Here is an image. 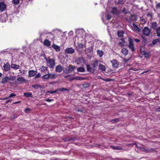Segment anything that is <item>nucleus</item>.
<instances>
[{"label": "nucleus", "instance_id": "nucleus-18", "mask_svg": "<svg viewBox=\"0 0 160 160\" xmlns=\"http://www.w3.org/2000/svg\"><path fill=\"white\" fill-rule=\"evenodd\" d=\"M93 37L92 35L89 34H86L85 35V39H89L91 40L93 39Z\"/></svg>", "mask_w": 160, "mask_h": 160}, {"label": "nucleus", "instance_id": "nucleus-19", "mask_svg": "<svg viewBox=\"0 0 160 160\" xmlns=\"http://www.w3.org/2000/svg\"><path fill=\"white\" fill-rule=\"evenodd\" d=\"M37 72L34 70H29L28 71V74L30 77H32L34 75H36Z\"/></svg>", "mask_w": 160, "mask_h": 160}, {"label": "nucleus", "instance_id": "nucleus-15", "mask_svg": "<svg viewBox=\"0 0 160 160\" xmlns=\"http://www.w3.org/2000/svg\"><path fill=\"white\" fill-rule=\"evenodd\" d=\"M140 50L141 51V54L142 55H144L146 58H148L150 56V53L149 52H145L142 50V48L140 47Z\"/></svg>", "mask_w": 160, "mask_h": 160}, {"label": "nucleus", "instance_id": "nucleus-60", "mask_svg": "<svg viewBox=\"0 0 160 160\" xmlns=\"http://www.w3.org/2000/svg\"><path fill=\"white\" fill-rule=\"evenodd\" d=\"M118 121V119H115L112 120V122H117Z\"/></svg>", "mask_w": 160, "mask_h": 160}, {"label": "nucleus", "instance_id": "nucleus-17", "mask_svg": "<svg viewBox=\"0 0 160 160\" xmlns=\"http://www.w3.org/2000/svg\"><path fill=\"white\" fill-rule=\"evenodd\" d=\"M17 80L19 83H23L24 82H25L26 80L24 78L22 77H20L17 78Z\"/></svg>", "mask_w": 160, "mask_h": 160}, {"label": "nucleus", "instance_id": "nucleus-24", "mask_svg": "<svg viewBox=\"0 0 160 160\" xmlns=\"http://www.w3.org/2000/svg\"><path fill=\"white\" fill-rule=\"evenodd\" d=\"M52 47L57 52H58L60 51L59 47L55 44H53L52 45Z\"/></svg>", "mask_w": 160, "mask_h": 160}, {"label": "nucleus", "instance_id": "nucleus-11", "mask_svg": "<svg viewBox=\"0 0 160 160\" xmlns=\"http://www.w3.org/2000/svg\"><path fill=\"white\" fill-rule=\"evenodd\" d=\"M6 5L3 2H0V11L2 12L6 9Z\"/></svg>", "mask_w": 160, "mask_h": 160}, {"label": "nucleus", "instance_id": "nucleus-33", "mask_svg": "<svg viewBox=\"0 0 160 160\" xmlns=\"http://www.w3.org/2000/svg\"><path fill=\"white\" fill-rule=\"evenodd\" d=\"M73 32L72 31H71L69 32L68 33V37H67V39H71L72 38V36L73 35Z\"/></svg>", "mask_w": 160, "mask_h": 160}, {"label": "nucleus", "instance_id": "nucleus-48", "mask_svg": "<svg viewBox=\"0 0 160 160\" xmlns=\"http://www.w3.org/2000/svg\"><path fill=\"white\" fill-rule=\"evenodd\" d=\"M85 45L80 42H78V46L80 48H83L84 47Z\"/></svg>", "mask_w": 160, "mask_h": 160}, {"label": "nucleus", "instance_id": "nucleus-59", "mask_svg": "<svg viewBox=\"0 0 160 160\" xmlns=\"http://www.w3.org/2000/svg\"><path fill=\"white\" fill-rule=\"evenodd\" d=\"M40 77H41V75L40 74V73H39L37 74V75H36L35 77V78H39Z\"/></svg>", "mask_w": 160, "mask_h": 160}, {"label": "nucleus", "instance_id": "nucleus-50", "mask_svg": "<svg viewBox=\"0 0 160 160\" xmlns=\"http://www.w3.org/2000/svg\"><path fill=\"white\" fill-rule=\"evenodd\" d=\"M74 110L79 112H82L83 111L82 109H79L78 108H74L73 109Z\"/></svg>", "mask_w": 160, "mask_h": 160}, {"label": "nucleus", "instance_id": "nucleus-44", "mask_svg": "<svg viewBox=\"0 0 160 160\" xmlns=\"http://www.w3.org/2000/svg\"><path fill=\"white\" fill-rule=\"evenodd\" d=\"M141 21L142 22L145 24L146 23L147 19L146 18H143L142 17H141L140 18Z\"/></svg>", "mask_w": 160, "mask_h": 160}, {"label": "nucleus", "instance_id": "nucleus-43", "mask_svg": "<svg viewBox=\"0 0 160 160\" xmlns=\"http://www.w3.org/2000/svg\"><path fill=\"white\" fill-rule=\"evenodd\" d=\"M57 90L60 91H69V89L63 88L57 89Z\"/></svg>", "mask_w": 160, "mask_h": 160}, {"label": "nucleus", "instance_id": "nucleus-29", "mask_svg": "<svg viewBox=\"0 0 160 160\" xmlns=\"http://www.w3.org/2000/svg\"><path fill=\"white\" fill-rule=\"evenodd\" d=\"M98 60L96 59L93 61L92 63L93 67L95 68H96L98 65Z\"/></svg>", "mask_w": 160, "mask_h": 160}, {"label": "nucleus", "instance_id": "nucleus-58", "mask_svg": "<svg viewBox=\"0 0 160 160\" xmlns=\"http://www.w3.org/2000/svg\"><path fill=\"white\" fill-rule=\"evenodd\" d=\"M34 88H36V87L38 88L40 87V86L38 84H35L32 86Z\"/></svg>", "mask_w": 160, "mask_h": 160}, {"label": "nucleus", "instance_id": "nucleus-22", "mask_svg": "<svg viewBox=\"0 0 160 160\" xmlns=\"http://www.w3.org/2000/svg\"><path fill=\"white\" fill-rule=\"evenodd\" d=\"M4 70L6 71H8L10 69V65L8 62H7L3 66Z\"/></svg>", "mask_w": 160, "mask_h": 160}, {"label": "nucleus", "instance_id": "nucleus-54", "mask_svg": "<svg viewBox=\"0 0 160 160\" xmlns=\"http://www.w3.org/2000/svg\"><path fill=\"white\" fill-rule=\"evenodd\" d=\"M124 2V0H118V4H121L123 3Z\"/></svg>", "mask_w": 160, "mask_h": 160}, {"label": "nucleus", "instance_id": "nucleus-45", "mask_svg": "<svg viewBox=\"0 0 160 160\" xmlns=\"http://www.w3.org/2000/svg\"><path fill=\"white\" fill-rule=\"evenodd\" d=\"M75 79L81 81L82 80H83L85 79H86V78H83L81 77H75Z\"/></svg>", "mask_w": 160, "mask_h": 160}, {"label": "nucleus", "instance_id": "nucleus-63", "mask_svg": "<svg viewBox=\"0 0 160 160\" xmlns=\"http://www.w3.org/2000/svg\"><path fill=\"white\" fill-rule=\"evenodd\" d=\"M52 100L50 99H46V101L47 102H50L51 101H52Z\"/></svg>", "mask_w": 160, "mask_h": 160}, {"label": "nucleus", "instance_id": "nucleus-41", "mask_svg": "<svg viewBox=\"0 0 160 160\" xmlns=\"http://www.w3.org/2000/svg\"><path fill=\"white\" fill-rule=\"evenodd\" d=\"M156 33L158 37H160V26L158 27L157 29Z\"/></svg>", "mask_w": 160, "mask_h": 160}, {"label": "nucleus", "instance_id": "nucleus-10", "mask_svg": "<svg viewBox=\"0 0 160 160\" xmlns=\"http://www.w3.org/2000/svg\"><path fill=\"white\" fill-rule=\"evenodd\" d=\"M65 52L68 54H72L74 53L75 50L72 48H68L65 49Z\"/></svg>", "mask_w": 160, "mask_h": 160}, {"label": "nucleus", "instance_id": "nucleus-16", "mask_svg": "<svg viewBox=\"0 0 160 160\" xmlns=\"http://www.w3.org/2000/svg\"><path fill=\"white\" fill-rule=\"evenodd\" d=\"M126 20L129 22L131 20L136 21L137 20V17L135 14H131L130 19L128 20L127 19H126Z\"/></svg>", "mask_w": 160, "mask_h": 160}, {"label": "nucleus", "instance_id": "nucleus-38", "mask_svg": "<svg viewBox=\"0 0 160 160\" xmlns=\"http://www.w3.org/2000/svg\"><path fill=\"white\" fill-rule=\"evenodd\" d=\"M43 44L46 46H49L50 45V42L49 41H44Z\"/></svg>", "mask_w": 160, "mask_h": 160}, {"label": "nucleus", "instance_id": "nucleus-4", "mask_svg": "<svg viewBox=\"0 0 160 160\" xmlns=\"http://www.w3.org/2000/svg\"><path fill=\"white\" fill-rule=\"evenodd\" d=\"M142 44L145 45L147 44L148 46H152L154 45H160V41H153L152 43H150L149 41H143Z\"/></svg>", "mask_w": 160, "mask_h": 160}, {"label": "nucleus", "instance_id": "nucleus-39", "mask_svg": "<svg viewBox=\"0 0 160 160\" xmlns=\"http://www.w3.org/2000/svg\"><path fill=\"white\" fill-rule=\"evenodd\" d=\"M77 71L80 72H84L85 71V69L83 68L80 67L78 68Z\"/></svg>", "mask_w": 160, "mask_h": 160}, {"label": "nucleus", "instance_id": "nucleus-26", "mask_svg": "<svg viewBox=\"0 0 160 160\" xmlns=\"http://www.w3.org/2000/svg\"><path fill=\"white\" fill-rule=\"evenodd\" d=\"M133 25L135 30L138 32H140L141 29L138 28V24H136L134 23H133Z\"/></svg>", "mask_w": 160, "mask_h": 160}, {"label": "nucleus", "instance_id": "nucleus-51", "mask_svg": "<svg viewBox=\"0 0 160 160\" xmlns=\"http://www.w3.org/2000/svg\"><path fill=\"white\" fill-rule=\"evenodd\" d=\"M106 17L107 19L108 20H109L112 17L111 16L109 13L108 14L106 15Z\"/></svg>", "mask_w": 160, "mask_h": 160}, {"label": "nucleus", "instance_id": "nucleus-56", "mask_svg": "<svg viewBox=\"0 0 160 160\" xmlns=\"http://www.w3.org/2000/svg\"><path fill=\"white\" fill-rule=\"evenodd\" d=\"M16 96V95L13 93H11L10 94L9 96L8 97L9 98L12 97Z\"/></svg>", "mask_w": 160, "mask_h": 160}, {"label": "nucleus", "instance_id": "nucleus-28", "mask_svg": "<svg viewBox=\"0 0 160 160\" xmlns=\"http://www.w3.org/2000/svg\"><path fill=\"white\" fill-rule=\"evenodd\" d=\"M23 95L26 97H32V94L31 92H27L23 93Z\"/></svg>", "mask_w": 160, "mask_h": 160}, {"label": "nucleus", "instance_id": "nucleus-31", "mask_svg": "<svg viewBox=\"0 0 160 160\" xmlns=\"http://www.w3.org/2000/svg\"><path fill=\"white\" fill-rule=\"evenodd\" d=\"M41 71L42 72H45L48 70V68L47 67L42 66L40 68Z\"/></svg>", "mask_w": 160, "mask_h": 160}, {"label": "nucleus", "instance_id": "nucleus-42", "mask_svg": "<svg viewBox=\"0 0 160 160\" xmlns=\"http://www.w3.org/2000/svg\"><path fill=\"white\" fill-rule=\"evenodd\" d=\"M153 13L152 12H150L147 13V16L148 17H149L150 20H151L152 18Z\"/></svg>", "mask_w": 160, "mask_h": 160}, {"label": "nucleus", "instance_id": "nucleus-37", "mask_svg": "<svg viewBox=\"0 0 160 160\" xmlns=\"http://www.w3.org/2000/svg\"><path fill=\"white\" fill-rule=\"evenodd\" d=\"M42 78L43 79H49V72H48V73L42 76Z\"/></svg>", "mask_w": 160, "mask_h": 160}, {"label": "nucleus", "instance_id": "nucleus-53", "mask_svg": "<svg viewBox=\"0 0 160 160\" xmlns=\"http://www.w3.org/2000/svg\"><path fill=\"white\" fill-rule=\"evenodd\" d=\"M16 79L15 76H12L9 78V80L11 81L14 80Z\"/></svg>", "mask_w": 160, "mask_h": 160}, {"label": "nucleus", "instance_id": "nucleus-34", "mask_svg": "<svg viewBox=\"0 0 160 160\" xmlns=\"http://www.w3.org/2000/svg\"><path fill=\"white\" fill-rule=\"evenodd\" d=\"M122 12L124 13L125 14L130 13V12L128 10H126V9L124 8H123L122 10Z\"/></svg>", "mask_w": 160, "mask_h": 160}, {"label": "nucleus", "instance_id": "nucleus-64", "mask_svg": "<svg viewBox=\"0 0 160 160\" xmlns=\"http://www.w3.org/2000/svg\"><path fill=\"white\" fill-rule=\"evenodd\" d=\"M156 111H160V108H156Z\"/></svg>", "mask_w": 160, "mask_h": 160}, {"label": "nucleus", "instance_id": "nucleus-62", "mask_svg": "<svg viewBox=\"0 0 160 160\" xmlns=\"http://www.w3.org/2000/svg\"><path fill=\"white\" fill-rule=\"evenodd\" d=\"M8 98H9V97H8L3 98H0V100H6Z\"/></svg>", "mask_w": 160, "mask_h": 160}, {"label": "nucleus", "instance_id": "nucleus-61", "mask_svg": "<svg viewBox=\"0 0 160 160\" xmlns=\"http://www.w3.org/2000/svg\"><path fill=\"white\" fill-rule=\"evenodd\" d=\"M17 116V115L16 114H14L11 117V118L12 119H14L16 118Z\"/></svg>", "mask_w": 160, "mask_h": 160}, {"label": "nucleus", "instance_id": "nucleus-23", "mask_svg": "<svg viewBox=\"0 0 160 160\" xmlns=\"http://www.w3.org/2000/svg\"><path fill=\"white\" fill-rule=\"evenodd\" d=\"M158 24L156 22H152L151 23V27L154 30H155L158 28Z\"/></svg>", "mask_w": 160, "mask_h": 160}, {"label": "nucleus", "instance_id": "nucleus-57", "mask_svg": "<svg viewBox=\"0 0 160 160\" xmlns=\"http://www.w3.org/2000/svg\"><path fill=\"white\" fill-rule=\"evenodd\" d=\"M156 7L157 9H160V3H157L156 5Z\"/></svg>", "mask_w": 160, "mask_h": 160}, {"label": "nucleus", "instance_id": "nucleus-9", "mask_svg": "<svg viewBox=\"0 0 160 160\" xmlns=\"http://www.w3.org/2000/svg\"><path fill=\"white\" fill-rule=\"evenodd\" d=\"M142 32L143 34L147 36H149V35L151 32L150 29L147 27H144L143 29Z\"/></svg>", "mask_w": 160, "mask_h": 160}, {"label": "nucleus", "instance_id": "nucleus-49", "mask_svg": "<svg viewBox=\"0 0 160 160\" xmlns=\"http://www.w3.org/2000/svg\"><path fill=\"white\" fill-rule=\"evenodd\" d=\"M12 3L15 5L18 4L19 2V0H12Z\"/></svg>", "mask_w": 160, "mask_h": 160}, {"label": "nucleus", "instance_id": "nucleus-6", "mask_svg": "<svg viewBox=\"0 0 160 160\" xmlns=\"http://www.w3.org/2000/svg\"><path fill=\"white\" fill-rule=\"evenodd\" d=\"M112 14L118 16L120 14V12L116 7H113L112 8V10L111 12Z\"/></svg>", "mask_w": 160, "mask_h": 160}, {"label": "nucleus", "instance_id": "nucleus-12", "mask_svg": "<svg viewBox=\"0 0 160 160\" xmlns=\"http://www.w3.org/2000/svg\"><path fill=\"white\" fill-rule=\"evenodd\" d=\"M124 34V32L122 30H119L117 32V35L119 37L122 38L120 39V40H124L125 38H123V34Z\"/></svg>", "mask_w": 160, "mask_h": 160}, {"label": "nucleus", "instance_id": "nucleus-1", "mask_svg": "<svg viewBox=\"0 0 160 160\" xmlns=\"http://www.w3.org/2000/svg\"><path fill=\"white\" fill-rule=\"evenodd\" d=\"M54 33L55 40L61 39L66 40L67 39V37L66 36L65 34L67 32H62L61 30L56 29L52 31Z\"/></svg>", "mask_w": 160, "mask_h": 160}, {"label": "nucleus", "instance_id": "nucleus-14", "mask_svg": "<svg viewBox=\"0 0 160 160\" xmlns=\"http://www.w3.org/2000/svg\"><path fill=\"white\" fill-rule=\"evenodd\" d=\"M128 47L131 49L132 52H134L135 50V48L132 41H130Z\"/></svg>", "mask_w": 160, "mask_h": 160}, {"label": "nucleus", "instance_id": "nucleus-52", "mask_svg": "<svg viewBox=\"0 0 160 160\" xmlns=\"http://www.w3.org/2000/svg\"><path fill=\"white\" fill-rule=\"evenodd\" d=\"M31 109H30V108H25V109H24V112H26V113H28L29 112L31 111Z\"/></svg>", "mask_w": 160, "mask_h": 160}, {"label": "nucleus", "instance_id": "nucleus-5", "mask_svg": "<svg viewBox=\"0 0 160 160\" xmlns=\"http://www.w3.org/2000/svg\"><path fill=\"white\" fill-rule=\"evenodd\" d=\"M47 62L48 65V66L50 68H53L55 65V61L52 58H49L48 59L45 58Z\"/></svg>", "mask_w": 160, "mask_h": 160}, {"label": "nucleus", "instance_id": "nucleus-46", "mask_svg": "<svg viewBox=\"0 0 160 160\" xmlns=\"http://www.w3.org/2000/svg\"><path fill=\"white\" fill-rule=\"evenodd\" d=\"M125 43V41H122V42H120L118 44V45L122 47L124 46Z\"/></svg>", "mask_w": 160, "mask_h": 160}, {"label": "nucleus", "instance_id": "nucleus-21", "mask_svg": "<svg viewBox=\"0 0 160 160\" xmlns=\"http://www.w3.org/2000/svg\"><path fill=\"white\" fill-rule=\"evenodd\" d=\"M121 52L124 55L126 56L128 54V51L127 49L125 48H123L122 49Z\"/></svg>", "mask_w": 160, "mask_h": 160}, {"label": "nucleus", "instance_id": "nucleus-36", "mask_svg": "<svg viewBox=\"0 0 160 160\" xmlns=\"http://www.w3.org/2000/svg\"><path fill=\"white\" fill-rule=\"evenodd\" d=\"M49 79H54L56 78V75L55 74H52L49 72Z\"/></svg>", "mask_w": 160, "mask_h": 160}, {"label": "nucleus", "instance_id": "nucleus-27", "mask_svg": "<svg viewBox=\"0 0 160 160\" xmlns=\"http://www.w3.org/2000/svg\"><path fill=\"white\" fill-rule=\"evenodd\" d=\"M111 147L113 149H115V150H123V149L121 148V147L120 146H111Z\"/></svg>", "mask_w": 160, "mask_h": 160}, {"label": "nucleus", "instance_id": "nucleus-7", "mask_svg": "<svg viewBox=\"0 0 160 160\" xmlns=\"http://www.w3.org/2000/svg\"><path fill=\"white\" fill-rule=\"evenodd\" d=\"M76 68V67L73 66L72 65H69L68 67V69H66L65 70H64V72H65L66 73H71Z\"/></svg>", "mask_w": 160, "mask_h": 160}, {"label": "nucleus", "instance_id": "nucleus-20", "mask_svg": "<svg viewBox=\"0 0 160 160\" xmlns=\"http://www.w3.org/2000/svg\"><path fill=\"white\" fill-rule=\"evenodd\" d=\"M62 67L60 65H58L56 66V71L57 72H62Z\"/></svg>", "mask_w": 160, "mask_h": 160}, {"label": "nucleus", "instance_id": "nucleus-13", "mask_svg": "<svg viewBox=\"0 0 160 160\" xmlns=\"http://www.w3.org/2000/svg\"><path fill=\"white\" fill-rule=\"evenodd\" d=\"M111 62L112 64V66L113 68H116L118 67L119 64L116 60L114 59L111 61Z\"/></svg>", "mask_w": 160, "mask_h": 160}, {"label": "nucleus", "instance_id": "nucleus-47", "mask_svg": "<svg viewBox=\"0 0 160 160\" xmlns=\"http://www.w3.org/2000/svg\"><path fill=\"white\" fill-rule=\"evenodd\" d=\"M83 87L85 88H88L89 86V84L88 83H85L82 84Z\"/></svg>", "mask_w": 160, "mask_h": 160}, {"label": "nucleus", "instance_id": "nucleus-32", "mask_svg": "<svg viewBox=\"0 0 160 160\" xmlns=\"http://www.w3.org/2000/svg\"><path fill=\"white\" fill-rule=\"evenodd\" d=\"M87 70L88 71L94 72V70L92 68L90 67V66L88 65H87Z\"/></svg>", "mask_w": 160, "mask_h": 160}, {"label": "nucleus", "instance_id": "nucleus-55", "mask_svg": "<svg viewBox=\"0 0 160 160\" xmlns=\"http://www.w3.org/2000/svg\"><path fill=\"white\" fill-rule=\"evenodd\" d=\"M58 91V90H57V89L56 90L54 91H48L47 92L48 93H51L52 94V93H56Z\"/></svg>", "mask_w": 160, "mask_h": 160}, {"label": "nucleus", "instance_id": "nucleus-8", "mask_svg": "<svg viewBox=\"0 0 160 160\" xmlns=\"http://www.w3.org/2000/svg\"><path fill=\"white\" fill-rule=\"evenodd\" d=\"M140 148L142 151L146 152L149 153L154 151V149L152 148H148L145 147H141V148Z\"/></svg>", "mask_w": 160, "mask_h": 160}, {"label": "nucleus", "instance_id": "nucleus-35", "mask_svg": "<svg viewBox=\"0 0 160 160\" xmlns=\"http://www.w3.org/2000/svg\"><path fill=\"white\" fill-rule=\"evenodd\" d=\"M9 80V78L8 77H6L2 79V83H4Z\"/></svg>", "mask_w": 160, "mask_h": 160}, {"label": "nucleus", "instance_id": "nucleus-3", "mask_svg": "<svg viewBox=\"0 0 160 160\" xmlns=\"http://www.w3.org/2000/svg\"><path fill=\"white\" fill-rule=\"evenodd\" d=\"M43 37H44L45 38L44 40H49L50 39L55 40L54 33H52V32H48L46 33L44 32L41 34L40 36V38L41 40H42V39H44L43 38Z\"/></svg>", "mask_w": 160, "mask_h": 160}, {"label": "nucleus", "instance_id": "nucleus-25", "mask_svg": "<svg viewBox=\"0 0 160 160\" xmlns=\"http://www.w3.org/2000/svg\"><path fill=\"white\" fill-rule=\"evenodd\" d=\"M19 65L15 64H12L11 68L14 69H17L19 68Z\"/></svg>", "mask_w": 160, "mask_h": 160}, {"label": "nucleus", "instance_id": "nucleus-40", "mask_svg": "<svg viewBox=\"0 0 160 160\" xmlns=\"http://www.w3.org/2000/svg\"><path fill=\"white\" fill-rule=\"evenodd\" d=\"M98 54L99 55L100 57H102L103 55V52L102 51L100 50H98L97 51Z\"/></svg>", "mask_w": 160, "mask_h": 160}, {"label": "nucleus", "instance_id": "nucleus-30", "mask_svg": "<svg viewBox=\"0 0 160 160\" xmlns=\"http://www.w3.org/2000/svg\"><path fill=\"white\" fill-rule=\"evenodd\" d=\"M99 68L101 70L102 72L105 71L106 70L105 67L101 64H100L99 66Z\"/></svg>", "mask_w": 160, "mask_h": 160}, {"label": "nucleus", "instance_id": "nucleus-2", "mask_svg": "<svg viewBox=\"0 0 160 160\" xmlns=\"http://www.w3.org/2000/svg\"><path fill=\"white\" fill-rule=\"evenodd\" d=\"M85 31L81 29H78L76 31V36L73 38V40L79 39L83 40L84 39L83 36H85Z\"/></svg>", "mask_w": 160, "mask_h": 160}]
</instances>
